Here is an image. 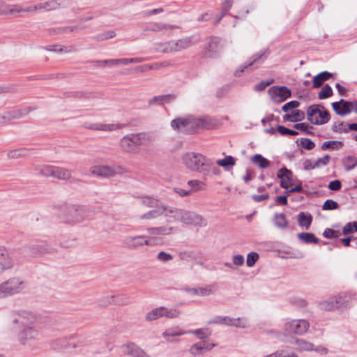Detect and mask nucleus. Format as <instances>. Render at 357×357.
I'll list each match as a JSON object with an SVG mask.
<instances>
[{"mask_svg":"<svg viewBox=\"0 0 357 357\" xmlns=\"http://www.w3.org/2000/svg\"><path fill=\"white\" fill-rule=\"evenodd\" d=\"M355 231H357V222H348L345 225L342 229V233L344 235H347Z\"/></svg>","mask_w":357,"mask_h":357,"instance_id":"49","label":"nucleus"},{"mask_svg":"<svg viewBox=\"0 0 357 357\" xmlns=\"http://www.w3.org/2000/svg\"><path fill=\"white\" fill-rule=\"evenodd\" d=\"M122 349L124 354L132 357H151L143 349L133 342H127L122 345Z\"/></svg>","mask_w":357,"mask_h":357,"instance_id":"17","label":"nucleus"},{"mask_svg":"<svg viewBox=\"0 0 357 357\" xmlns=\"http://www.w3.org/2000/svg\"><path fill=\"white\" fill-rule=\"evenodd\" d=\"M194 44L190 38H184L177 40H172V45L175 49V52H180L191 47Z\"/></svg>","mask_w":357,"mask_h":357,"instance_id":"26","label":"nucleus"},{"mask_svg":"<svg viewBox=\"0 0 357 357\" xmlns=\"http://www.w3.org/2000/svg\"><path fill=\"white\" fill-rule=\"evenodd\" d=\"M259 254L255 252H250L247 256L246 264L248 267H252L259 259Z\"/></svg>","mask_w":357,"mask_h":357,"instance_id":"50","label":"nucleus"},{"mask_svg":"<svg viewBox=\"0 0 357 357\" xmlns=\"http://www.w3.org/2000/svg\"><path fill=\"white\" fill-rule=\"evenodd\" d=\"M298 222L301 227L308 229L312 222V216L310 213L300 212L298 215Z\"/></svg>","mask_w":357,"mask_h":357,"instance_id":"32","label":"nucleus"},{"mask_svg":"<svg viewBox=\"0 0 357 357\" xmlns=\"http://www.w3.org/2000/svg\"><path fill=\"white\" fill-rule=\"evenodd\" d=\"M146 232L151 236L147 237L146 236H128L123 239V244L129 248H137L143 245H152V241L158 240V236H169L177 231V228L173 225L172 221L169 219L165 220V225L151 227L146 229Z\"/></svg>","mask_w":357,"mask_h":357,"instance_id":"2","label":"nucleus"},{"mask_svg":"<svg viewBox=\"0 0 357 357\" xmlns=\"http://www.w3.org/2000/svg\"><path fill=\"white\" fill-rule=\"evenodd\" d=\"M61 6L58 0H50L43 3H38L36 5H32L33 13L37 11H50L58 9Z\"/></svg>","mask_w":357,"mask_h":357,"instance_id":"20","label":"nucleus"},{"mask_svg":"<svg viewBox=\"0 0 357 357\" xmlns=\"http://www.w3.org/2000/svg\"><path fill=\"white\" fill-rule=\"evenodd\" d=\"M251 161L259 167L266 169L271 165V162L261 154H256L251 158Z\"/></svg>","mask_w":357,"mask_h":357,"instance_id":"34","label":"nucleus"},{"mask_svg":"<svg viewBox=\"0 0 357 357\" xmlns=\"http://www.w3.org/2000/svg\"><path fill=\"white\" fill-rule=\"evenodd\" d=\"M188 185L191 187L193 190L197 191L202 189L204 183L199 180H190L188 181Z\"/></svg>","mask_w":357,"mask_h":357,"instance_id":"62","label":"nucleus"},{"mask_svg":"<svg viewBox=\"0 0 357 357\" xmlns=\"http://www.w3.org/2000/svg\"><path fill=\"white\" fill-rule=\"evenodd\" d=\"M157 259L162 262H167L173 259V256L164 251H161L158 253Z\"/></svg>","mask_w":357,"mask_h":357,"instance_id":"56","label":"nucleus"},{"mask_svg":"<svg viewBox=\"0 0 357 357\" xmlns=\"http://www.w3.org/2000/svg\"><path fill=\"white\" fill-rule=\"evenodd\" d=\"M215 346V344H209L206 341H201L192 344L188 349V352L191 356L197 357L211 350Z\"/></svg>","mask_w":357,"mask_h":357,"instance_id":"18","label":"nucleus"},{"mask_svg":"<svg viewBox=\"0 0 357 357\" xmlns=\"http://www.w3.org/2000/svg\"><path fill=\"white\" fill-rule=\"evenodd\" d=\"M26 287L25 280L21 277H12L0 284V299L18 294Z\"/></svg>","mask_w":357,"mask_h":357,"instance_id":"7","label":"nucleus"},{"mask_svg":"<svg viewBox=\"0 0 357 357\" xmlns=\"http://www.w3.org/2000/svg\"><path fill=\"white\" fill-rule=\"evenodd\" d=\"M292 114L294 122L301 121L305 119V113L301 110H294L292 111Z\"/></svg>","mask_w":357,"mask_h":357,"instance_id":"64","label":"nucleus"},{"mask_svg":"<svg viewBox=\"0 0 357 357\" xmlns=\"http://www.w3.org/2000/svg\"><path fill=\"white\" fill-rule=\"evenodd\" d=\"M54 166L50 165H39L36 167V171L38 174L44 176H52Z\"/></svg>","mask_w":357,"mask_h":357,"instance_id":"42","label":"nucleus"},{"mask_svg":"<svg viewBox=\"0 0 357 357\" xmlns=\"http://www.w3.org/2000/svg\"><path fill=\"white\" fill-rule=\"evenodd\" d=\"M114 296H105L102 298H100L98 301V304L100 307H105L108 305L111 304L113 302Z\"/></svg>","mask_w":357,"mask_h":357,"instance_id":"58","label":"nucleus"},{"mask_svg":"<svg viewBox=\"0 0 357 357\" xmlns=\"http://www.w3.org/2000/svg\"><path fill=\"white\" fill-rule=\"evenodd\" d=\"M98 63H100V66H124V61L123 58L122 59H108V60H102L98 61Z\"/></svg>","mask_w":357,"mask_h":357,"instance_id":"48","label":"nucleus"},{"mask_svg":"<svg viewBox=\"0 0 357 357\" xmlns=\"http://www.w3.org/2000/svg\"><path fill=\"white\" fill-rule=\"evenodd\" d=\"M300 103L296 100H291L286 104H284L282 107V110L284 112H288L289 110L291 109H295L299 106Z\"/></svg>","mask_w":357,"mask_h":357,"instance_id":"60","label":"nucleus"},{"mask_svg":"<svg viewBox=\"0 0 357 357\" xmlns=\"http://www.w3.org/2000/svg\"><path fill=\"white\" fill-rule=\"evenodd\" d=\"M183 165L189 170L198 172L203 176H208L213 167V162L205 155L195 152H188L182 156Z\"/></svg>","mask_w":357,"mask_h":357,"instance_id":"5","label":"nucleus"},{"mask_svg":"<svg viewBox=\"0 0 357 357\" xmlns=\"http://www.w3.org/2000/svg\"><path fill=\"white\" fill-rule=\"evenodd\" d=\"M333 75L327 71L321 72L314 77L312 80L313 87L319 88L320 87L324 82L328 80Z\"/></svg>","mask_w":357,"mask_h":357,"instance_id":"28","label":"nucleus"},{"mask_svg":"<svg viewBox=\"0 0 357 357\" xmlns=\"http://www.w3.org/2000/svg\"><path fill=\"white\" fill-rule=\"evenodd\" d=\"M187 334L195 335L197 339L200 340L201 341H205L206 339L211 336V331L208 328H203L188 331H187Z\"/></svg>","mask_w":357,"mask_h":357,"instance_id":"31","label":"nucleus"},{"mask_svg":"<svg viewBox=\"0 0 357 357\" xmlns=\"http://www.w3.org/2000/svg\"><path fill=\"white\" fill-rule=\"evenodd\" d=\"M162 317L161 307H155L146 314L145 319L148 321H155Z\"/></svg>","mask_w":357,"mask_h":357,"instance_id":"40","label":"nucleus"},{"mask_svg":"<svg viewBox=\"0 0 357 357\" xmlns=\"http://www.w3.org/2000/svg\"><path fill=\"white\" fill-rule=\"evenodd\" d=\"M332 129L337 132H347L349 131V124L347 126L344 122L335 123Z\"/></svg>","mask_w":357,"mask_h":357,"instance_id":"52","label":"nucleus"},{"mask_svg":"<svg viewBox=\"0 0 357 357\" xmlns=\"http://www.w3.org/2000/svg\"><path fill=\"white\" fill-rule=\"evenodd\" d=\"M297 347L298 351H310L314 350V344L304 339L296 338L293 342Z\"/></svg>","mask_w":357,"mask_h":357,"instance_id":"29","label":"nucleus"},{"mask_svg":"<svg viewBox=\"0 0 357 357\" xmlns=\"http://www.w3.org/2000/svg\"><path fill=\"white\" fill-rule=\"evenodd\" d=\"M141 202L142 204L149 207V208H157L159 207L160 205H163L161 204L158 199H154L151 197H144L141 199Z\"/></svg>","mask_w":357,"mask_h":357,"instance_id":"43","label":"nucleus"},{"mask_svg":"<svg viewBox=\"0 0 357 357\" xmlns=\"http://www.w3.org/2000/svg\"><path fill=\"white\" fill-rule=\"evenodd\" d=\"M277 130L282 135H293V136H295V135H297L298 134V132L296 130H290V129H288L282 126H278L277 127Z\"/></svg>","mask_w":357,"mask_h":357,"instance_id":"54","label":"nucleus"},{"mask_svg":"<svg viewBox=\"0 0 357 357\" xmlns=\"http://www.w3.org/2000/svg\"><path fill=\"white\" fill-rule=\"evenodd\" d=\"M319 307L321 310H334L335 305H334V301L333 298L331 297L328 298L327 300L323 301L320 303H319Z\"/></svg>","mask_w":357,"mask_h":357,"instance_id":"44","label":"nucleus"},{"mask_svg":"<svg viewBox=\"0 0 357 357\" xmlns=\"http://www.w3.org/2000/svg\"><path fill=\"white\" fill-rule=\"evenodd\" d=\"M72 339L71 337H62L55 339L51 342V347L54 350L68 349L71 347L70 342Z\"/></svg>","mask_w":357,"mask_h":357,"instance_id":"24","label":"nucleus"},{"mask_svg":"<svg viewBox=\"0 0 357 357\" xmlns=\"http://www.w3.org/2000/svg\"><path fill=\"white\" fill-rule=\"evenodd\" d=\"M52 176L59 179L66 180L70 178L71 176L70 171L66 168L54 166Z\"/></svg>","mask_w":357,"mask_h":357,"instance_id":"33","label":"nucleus"},{"mask_svg":"<svg viewBox=\"0 0 357 357\" xmlns=\"http://www.w3.org/2000/svg\"><path fill=\"white\" fill-rule=\"evenodd\" d=\"M344 146V143L341 141H326L321 145L322 150L331 149L339 150Z\"/></svg>","mask_w":357,"mask_h":357,"instance_id":"38","label":"nucleus"},{"mask_svg":"<svg viewBox=\"0 0 357 357\" xmlns=\"http://www.w3.org/2000/svg\"><path fill=\"white\" fill-rule=\"evenodd\" d=\"M27 154V150L25 149H18L8 151L7 156L9 158H18L25 156Z\"/></svg>","mask_w":357,"mask_h":357,"instance_id":"45","label":"nucleus"},{"mask_svg":"<svg viewBox=\"0 0 357 357\" xmlns=\"http://www.w3.org/2000/svg\"><path fill=\"white\" fill-rule=\"evenodd\" d=\"M274 80L271 79L268 81H261V82L257 84L255 86V90L256 91H264L268 86L271 85L273 83Z\"/></svg>","mask_w":357,"mask_h":357,"instance_id":"57","label":"nucleus"},{"mask_svg":"<svg viewBox=\"0 0 357 357\" xmlns=\"http://www.w3.org/2000/svg\"><path fill=\"white\" fill-rule=\"evenodd\" d=\"M86 128L92 130L113 131L119 129L120 126L113 123H95L89 124Z\"/></svg>","mask_w":357,"mask_h":357,"instance_id":"25","label":"nucleus"},{"mask_svg":"<svg viewBox=\"0 0 357 357\" xmlns=\"http://www.w3.org/2000/svg\"><path fill=\"white\" fill-rule=\"evenodd\" d=\"M187 334V331L183 330L180 326H176L165 330L162 333V337L169 343H176L178 342L177 337Z\"/></svg>","mask_w":357,"mask_h":357,"instance_id":"16","label":"nucleus"},{"mask_svg":"<svg viewBox=\"0 0 357 357\" xmlns=\"http://www.w3.org/2000/svg\"><path fill=\"white\" fill-rule=\"evenodd\" d=\"M332 107L335 113L340 116H344L351 112V102L341 99L338 102L332 103Z\"/></svg>","mask_w":357,"mask_h":357,"instance_id":"21","label":"nucleus"},{"mask_svg":"<svg viewBox=\"0 0 357 357\" xmlns=\"http://www.w3.org/2000/svg\"><path fill=\"white\" fill-rule=\"evenodd\" d=\"M334 301L335 309H347L350 307V305L345 298L342 296H335L333 297Z\"/></svg>","mask_w":357,"mask_h":357,"instance_id":"36","label":"nucleus"},{"mask_svg":"<svg viewBox=\"0 0 357 357\" xmlns=\"http://www.w3.org/2000/svg\"><path fill=\"white\" fill-rule=\"evenodd\" d=\"M222 49L221 40L216 37L210 38L206 47L207 56H213Z\"/></svg>","mask_w":357,"mask_h":357,"instance_id":"23","label":"nucleus"},{"mask_svg":"<svg viewBox=\"0 0 357 357\" xmlns=\"http://www.w3.org/2000/svg\"><path fill=\"white\" fill-rule=\"evenodd\" d=\"M310 324L304 319H295L286 321L281 331H273L271 333L278 340L284 342H293L292 335H303L309 330Z\"/></svg>","mask_w":357,"mask_h":357,"instance_id":"3","label":"nucleus"},{"mask_svg":"<svg viewBox=\"0 0 357 357\" xmlns=\"http://www.w3.org/2000/svg\"><path fill=\"white\" fill-rule=\"evenodd\" d=\"M307 119L314 125H322L330 120L329 112L324 107L312 105L307 110Z\"/></svg>","mask_w":357,"mask_h":357,"instance_id":"9","label":"nucleus"},{"mask_svg":"<svg viewBox=\"0 0 357 357\" xmlns=\"http://www.w3.org/2000/svg\"><path fill=\"white\" fill-rule=\"evenodd\" d=\"M211 126V119L208 116L195 117L188 115L176 118L171 121V126L174 130L188 134H192L199 128H209Z\"/></svg>","mask_w":357,"mask_h":357,"instance_id":"4","label":"nucleus"},{"mask_svg":"<svg viewBox=\"0 0 357 357\" xmlns=\"http://www.w3.org/2000/svg\"><path fill=\"white\" fill-rule=\"evenodd\" d=\"M323 236L326 238H337L339 236V232L332 229L327 228L324 230Z\"/></svg>","mask_w":357,"mask_h":357,"instance_id":"63","label":"nucleus"},{"mask_svg":"<svg viewBox=\"0 0 357 357\" xmlns=\"http://www.w3.org/2000/svg\"><path fill=\"white\" fill-rule=\"evenodd\" d=\"M168 218L188 225L205 226L206 220L194 211L169 206Z\"/></svg>","mask_w":357,"mask_h":357,"instance_id":"6","label":"nucleus"},{"mask_svg":"<svg viewBox=\"0 0 357 357\" xmlns=\"http://www.w3.org/2000/svg\"><path fill=\"white\" fill-rule=\"evenodd\" d=\"M333 95V90L328 84H326L319 93V99H326Z\"/></svg>","mask_w":357,"mask_h":357,"instance_id":"47","label":"nucleus"},{"mask_svg":"<svg viewBox=\"0 0 357 357\" xmlns=\"http://www.w3.org/2000/svg\"><path fill=\"white\" fill-rule=\"evenodd\" d=\"M216 164L223 167L225 170H229L236 165V160L231 155L225 156L223 159L216 160Z\"/></svg>","mask_w":357,"mask_h":357,"instance_id":"30","label":"nucleus"},{"mask_svg":"<svg viewBox=\"0 0 357 357\" xmlns=\"http://www.w3.org/2000/svg\"><path fill=\"white\" fill-rule=\"evenodd\" d=\"M298 238L305 243H318L319 239L312 233H300Z\"/></svg>","mask_w":357,"mask_h":357,"instance_id":"41","label":"nucleus"},{"mask_svg":"<svg viewBox=\"0 0 357 357\" xmlns=\"http://www.w3.org/2000/svg\"><path fill=\"white\" fill-rule=\"evenodd\" d=\"M11 323L19 326L17 340L20 344L31 347L39 340V328L37 315L29 310H20L12 314Z\"/></svg>","mask_w":357,"mask_h":357,"instance_id":"1","label":"nucleus"},{"mask_svg":"<svg viewBox=\"0 0 357 357\" xmlns=\"http://www.w3.org/2000/svg\"><path fill=\"white\" fill-rule=\"evenodd\" d=\"M273 222L275 225L280 229H284L288 225L284 213H275L274 215Z\"/></svg>","mask_w":357,"mask_h":357,"instance_id":"39","label":"nucleus"},{"mask_svg":"<svg viewBox=\"0 0 357 357\" xmlns=\"http://www.w3.org/2000/svg\"><path fill=\"white\" fill-rule=\"evenodd\" d=\"M281 179L280 186L282 188L288 189L292 185V172L286 167L280 169L277 174Z\"/></svg>","mask_w":357,"mask_h":357,"instance_id":"22","label":"nucleus"},{"mask_svg":"<svg viewBox=\"0 0 357 357\" xmlns=\"http://www.w3.org/2000/svg\"><path fill=\"white\" fill-rule=\"evenodd\" d=\"M162 317L167 319H176L178 318L181 314V311L176 308H168L164 306H161Z\"/></svg>","mask_w":357,"mask_h":357,"instance_id":"35","label":"nucleus"},{"mask_svg":"<svg viewBox=\"0 0 357 357\" xmlns=\"http://www.w3.org/2000/svg\"><path fill=\"white\" fill-rule=\"evenodd\" d=\"M338 208V204L332 199H327L323 204V210H334Z\"/></svg>","mask_w":357,"mask_h":357,"instance_id":"55","label":"nucleus"},{"mask_svg":"<svg viewBox=\"0 0 357 357\" xmlns=\"http://www.w3.org/2000/svg\"><path fill=\"white\" fill-rule=\"evenodd\" d=\"M268 93L271 100L275 103H281L291 96L290 89L284 86H273L269 88Z\"/></svg>","mask_w":357,"mask_h":357,"instance_id":"13","label":"nucleus"},{"mask_svg":"<svg viewBox=\"0 0 357 357\" xmlns=\"http://www.w3.org/2000/svg\"><path fill=\"white\" fill-rule=\"evenodd\" d=\"M86 217V211L84 206L73 205L68 208L66 221L70 224L82 222Z\"/></svg>","mask_w":357,"mask_h":357,"instance_id":"11","label":"nucleus"},{"mask_svg":"<svg viewBox=\"0 0 357 357\" xmlns=\"http://www.w3.org/2000/svg\"><path fill=\"white\" fill-rule=\"evenodd\" d=\"M15 266V257L5 248L0 247V274L14 268Z\"/></svg>","mask_w":357,"mask_h":357,"instance_id":"12","label":"nucleus"},{"mask_svg":"<svg viewBox=\"0 0 357 357\" xmlns=\"http://www.w3.org/2000/svg\"><path fill=\"white\" fill-rule=\"evenodd\" d=\"M33 109L30 107L24 108H15L6 112L3 114L0 115V123H5L11 120L22 118L27 115Z\"/></svg>","mask_w":357,"mask_h":357,"instance_id":"14","label":"nucleus"},{"mask_svg":"<svg viewBox=\"0 0 357 357\" xmlns=\"http://www.w3.org/2000/svg\"><path fill=\"white\" fill-rule=\"evenodd\" d=\"M331 157L328 155H326L323 158H318L315 162L316 168H320L323 166H326L329 163Z\"/></svg>","mask_w":357,"mask_h":357,"instance_id":"59","label":"nucleus"},{"mask_svg":"<svg viewBox=\"0 0 357 357\" xmlns=\"http://www.w3.org/2000/svg\"><path fill=\"white\" fill-rule=\"evenodd\" d=\"M149 140V137L146 133H130L121 139L120 146L127 153H136L139 146Z\"/></svg>","mask_w":357,"mask_h":357,"instance_id":"8","label":"nucleus"},{"mask_svg":"<svg viewBox=\"0 0 357 357\" xmlns=\"http://www.w3.org/2000/svg\"><path fill=\"white\" fill-rule=\"evenodd\" d=\"M184 291L191 296H207L215 294L217 291V287L214 284H209L197 288H185Z\"/></svg>","mask_w":357,"mask_h":357,"instance_id":"19","label":"nucleus"},{"mask_svg":"<svg viewBox=\"0 0 357 357\" xmlns=\"http://www.w3.org/2000/svg\"><path fill=\"white\" fill-rule=\"evenodd\" d=\"M126 172V170L123 167L120 165H94L90 168V173L92 175L103 177V178H109L113 177L116 174H122Z\"/></svg>","mask_w":357,"mask_h":357,"instance_id":"10","label":"nucleus"},{"mask_svg":"<svg viewBox=\"0 0 357 357\" xmlns=\"http://www.w3.org/2000/svg\"><path fill=\"white\" fill-rule=\"evenodd\" d=\"M300 144L302 148L306 150H312L315 146V144L310 139L303 138L300 141Z\"/></svg>","mask_w":357,"mask_h":357,"instance_id":"53","label":"nucleus"},{"mask_svg":"<svg viewBox=\"0 0 357 357\" xmlns=\"http://www.w3.org/2000/svg\"><path fill=\"white\" fill-rule=\"evenodd\" d=\"M169 206L160 205L159 207L155 208L146 213L138 216L139 220H151L158 218L161 215L168 218Z\"/></svg>","mask_w":357,"mask_h":357,"instance_id":"15","label":"nucleus"},{"mask_svg":"<svg viewBox=\"0 0 357 357\" xmlns=\"http://www.w3.org/2000/svg\"><path fill=\"white\" fill-rule=\"evenodd\" d=\"M4 14H11V15H16V14H20L22 13H33L32 11V5H27L25 7H23L21 5L19 4H15L12 5L10 6V8L7 11L4 12Z\"/></svg>","mask_w":357,"mask_h":357,"instance_id":"27","label":"nucleus"},{"mask_svg":"<svg viewBox=\"0 0 357 357\" xmlns=\"http://www.w3.org/2000/svg\"><path fill=\"white\" fill-rule=\"evenodd\" d=\"M116 33L114 31H105L97 36L98 40H105L114 38Z\"/></svg>","mask_w":357,"mask_h":357,"instance_id":"61","label":"nucleus"},{"mask_svg":"<svg viewBox=\"0 0 357 357\" xmlns=\"http://www.w3.org/2000/svg\"><path fill=\"white\" fill-rule=\"evenodd\" d=\"M262 55L263 54L261 53H257L255 55H254L253 57L252 58V61H248L245 64V66L242 68H241L240 70H237L235 73V75L239 76L240 73H243L245 68H248V67L252 66L255 63L259 60L262 57Z\"/></svg>","mask_w":357,"mask_h":357,"instance_id":"46","label":"nucleus"},{"mask_svg":"<svg viewBox=\"0 0 357 357\" xmlns=\"http://www.w3.org/2000/svg\"><path fill=\"white\" fill-rule=\"evenodd\" d=\"M345 162L344 168L347 171H350L357 166V159H355L351 156H348L345 159Z\"/></svg>","mask_w":357,"mask_h":357,"instance_id":"51","label":"nucleus"},{"mask_svg":"<svg viewBox=\"0 0 357 357\" xmlns=\"http://www.w3.org/2000/svg\"><path fill=\"white\" fill-rule=\"evenodd\" d=\"M155 49L158 52L164 53L175 52L172 41L167 42L165 43H158L155 45Z\"/></svg>","mask_w":357,"mask_h":357,"instance_id":"37","label":"nucleus"}]
</instances>
